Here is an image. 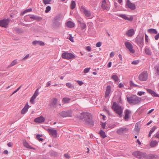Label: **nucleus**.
<instances>
[{"mask_svg":"<svg viewBox=\"0 0 159 159\" xmlns=\"http://www.w3.org/2000/svg\"><path fill=\"white\" fill-rule=\"evenodd\" d=\"M62 58L67 59H70L71 58H74L75 56L71 53L65 52L63 53L62 54Z\"/></svg>","mask_w":159,"mask_h":159,"instance_id":"6","label":"nucleus"},{"mask_svg":"<svg viewBox=\"0 0 159 159\" xmlns=\"http://www.w3.org/2000/svg\"><path fill=\"white\" fill-rule=\"evenodd\" d=\"M47 131L49 134L52 135L54 138H55L57 136V133L56 130H54L52 129H48Z\"/></svg>","mask_w":159,"mask_h":159,"instance_id":"14","label":"nucleus"},{"mask_svg":"<svg viewBox=\"0 0 159 159\" xmlns=\"http://www.w3.org/2000/svg\"><path fill=\"white\" fill-rule=\"evenodd\" d=\"M111 87L110 85H107L106 87V92L105 94V98H107L111 92Z\"/></svg>","mask_w":159,"mask_h":159,"instance_id":"17","label":"nucleus"},{"mask_svg":"<svg viewBox=\"0 0 159 159\" xmlns=\"http://www.w3.org/2000/svg\"><path fill=\"white\" fill-rule=\"evenodd\" d=\"M86 49L88 51H90L91 50V48L90 46H88L86 48Z\"/></svg>","mask_w":159,"mask_h":159,"instance_id":"61","label":"nucleus"},{"mask_svg":"<svg viewBox=\"0 0 159 159\" xmlns=\"http://www.w3.org/2000/svg\"><path fill=\"white\" fill-rule=\"evenodd\" d=\"M80 118L87 124L93 126L94 122L92 119V116L90 113L88 112L82 113L81 114Z\"/></svg>","mask_w":159,"mask_h":159,"instance_id":"1","label":"nucleus"},{"mask_svg":"<svg viewBox=\"0 0 159 159\" xmlns=\"http://www.w3.org/2000/svg\"><path fill=\"white\" fill-rule=\"evenodd\" d=\"M102 7L103 9L108 11L110 9V5L106 2V0H103L102 3Z\"/></svg>","mask_w":159,"mask_h":159,"instance_id":"12","label":"nucleus"},{"mask_svg":"<svg viewBox=\"0 0 159 159\" xmlns=\"http://www.w3.org/2000/svg\"><path fill=\"white\" fill-rule=\"evenodd\" d=\"M57 99L56 98L52 99L51 102L49 103V106L50 107H55L57 105Z\"/></svg>","mask_w":159,"mask_h":159,"instance_id":"16","label":"nucleus"},{"mask_svg":"<svg viewBox=\"0 0 159 159\" xmlns=\"http://www.w3.org/2000/svg\"><path fill=\"white\" fill-rule=\"evenodd\" d=\"M155 68L156 70V72L159 75V66L155 67Z\"/></svg>","mask_w":159,"mask_h":159,"instance_id":"48","label":"nucleus"},{"mask_svg":"<svg viewBox=\"0 0 159 159\" xmlns=\"http://www.w3.org/2000/svg\"><path fill=\"white\" fill-rule=\"evenodd\" d=\"M126 5L128 7L132 10H134L136 8L135 4L131 3L129 0H127L126 1Z\"/></svg>","mask_w":159,"mask_h":159,"instance_id":"13","label":"nucleus"},{"mask_svg":"<svg viewBox=\"0 0 159 159\" xmlns=\"http://www.w3.org/2000/svg\"><path fill=\"white\" fill-rule=\"evenodd\" d=\"M27 17H29V18L30 19H33L34 20H37V21H40L42 19L41 17L34 15H32L31 16H26L25 17V19Z\"/></svg>","mask_w":159,"mask_h":159,"instance_id":"19","label":"nucleus"},{"mask_svg":"<svg viewBox=\"0 0 159 159\" xmlns=\"http://www.w3.org/2000/svg\"><path fill=\"white\" fill-rule=\"evenodd\" d=\"M149 159H157L158 157L154 154H150L148 155Z\"/></svg>","mask_w":159,"mask_h":159,"instance_id":"33","label":"nucleus"},{"mask_svg":"<svg viewBox=\"0 0 159 159\" xmlns=\"http://www.w3.org/2000/svg\"><path fill=\"white\" fill-rule=\"evenodd\" d=\"M102 45V43L100 42H98L96 44V46L97 47H100Z\"/></svg>","mask_w":159,"mask_h":159,"instance_id":"52","label":"nucleus"},{"mask_svg":"<svg viewBox=\"0 0 159 159\" xmlns=\"http://www.w3.org/2000/svg\"><path fill=\"white\" fill-rule=\"evenodd\" d=\"M51 9V7L50 6H47L46 8L45 13H48Z\"/></svg>","mask_w":159,"mask_h":159,"instance_id":"47","label":"nucleus"},{"mask_svg":"<svg viewBox=\"0 0 159 159\" xmlns=\"http://www.w3.org/2000/svg\"><path fill=\"white\" fill-rule=\"evenodd\" d=\"M9 21L10 20L8 19L0 20V26L4 28H7V27Z\"/></svg>","mask_w":159,"mask_h":159,"instance_id":"10","label":"nucleus"},{"mask_svg":"<svg viewBox=\"0 0 159 159\" xmlns=\"http://www.w3.org/2000/svg\"><path fill=\"white\" fill-rule=\"evenodd\" d=\"M71 100L70 98H64L62 99V102L63 103H68Z\"/></svg>","mask_w":159,"mask_h":159,"instance_id":"31","label":"nucleus"},{"mask_svg":"<svg viewBox=\"0 0 159 159\" xmlns=\"http://www.w3.org/2000/svg\"><path fill=\"white\" fill-rule=\"evenodd\" d=\"M129 85L131 87H136L138 85L134 83L133 81L130 80L129 81Z\"/></svg>","mask_w":159,"mask_h":159,"instance_id":"44","label":"nucleus"},{"mask_svg":"<svg viewBox=\"0 0 159 159\" xmlns=\"http://www.w3.org/2000/svg\"><path fill=\"white\" fill-rule=\"evenodd\" d=\"M90 69V68H85L84 70V72L85 73L88 72L89 71Z\"/></svg>","mask_w":159,"mask_h":159,"instance_id":"50","label":"nucleus"},{"mask_svg":"<svg viewBox=\"0 0 159 159\" xmlns=\"http://www.w3.org/2000/svg\"><path fill=\"white\" fill-rule=\"evenodd\" d=\"M61 15L59 14L57 15L56 16H55L53 19V21H59L61 19Z\"/></svg>","mask_w":159,"mask_h":159,"instance_id":"30","label":"nucleus"},{"mask_svg":"<svg viewBox=\"0 0 159 159\" xmlns=\"http://www.w3.org/2000/svg\"><path fill=\"white\" fill-rule=\"evenodd\" d=\"M35 98H33L32 96L31 97V98H30V102L32 103L33 104L34 103V100Z\"/></svg>","mask_w":159,"mask_h":159,"instance_id":"54","label":"nucleus"},{"mask_svg":"<svg viewBox=\"0 0 159 159\" xmlns=\"http://www.w3.org/2000/svg\"><path fill=\"white\" fill-rule=\"evenodd\" d=\"M118 16L126 20H128L129 21H132L133 20V18L132 16L128 17L127 15L125 14H120Z\"/></svg>","mask_w":159,"mask_h":159,"instance_id":"18","label":"nucleus"},{"mask_svg":"<svg viewBox=\"0 0 159 159\" xmlns=\"http://www.w3.org/2000/svg\"><path fill=\"white\" fill-rule=\"evenodd\" d=\"M139 62V61L138 60H135L131 62V64L133 65H136L138 64Z\"/></svg>","mask_w":159,"mask_h":159,"instance_id":"51","label":"nucleus"},{"mask_svg":"<svg viewBox=\"0 0 159 159\" xmlns=\"http://www.w3.org/2000/svg\"><path fill=\"white\" fill-rule=\"evenodd\" d=\"M126 34L128 36L131 37L134 34V30L133 29H130L127 31Z\"/></svg>","mask_w":159,"mask_h":159,"instance_id":"21","label":"nucleus"},{"mask_svg":"<svg viewBox=\"0 0 159 159\" xmlns=\"http://www.w3.org/2000/svg\"><path fill=\"white\" fill-rule=\"evenodd\" d=\"M22 85H20L18 88H17L12 93V94H14L16 92H17L20 88L21 87Z\"/></svg>","mask_w":159,"mask_h":159,"instance_id":"57","label":"nucleus"},{"mask_svg":"<svg viewBox=\"0 0 159 159\" xmlns=\"http://www.w3.org/2000/svg\"><path fill=\"white\" fill-rule=\"evenodd\" d=\"M131 113V111L127 109L125 110V115L124 117V119L125 120L128 121V120L129 119L130 117V115Z\"/></svg>","mask_w":159,"mask_h":159,"instance_id":"15","label":"nucleus"},{"mask_svg":"<svg viewBox=\"0 0 159 159\" xmlns=\"http://www.w3.org/2000/svg\"><path fill=\"white\" fill-rule=\"evenodd\" d=\"M148 77V75L147 72L144 71L139 74L138 78L140 81H144L147 80Z\"/></svg>","mask_w":159,"mask_h":159,"instance_id":"5","label":"nucleus"},{"mask_svg":"<svg viewBox=\"0 0 159 159\" xmlns=\"http://www.w3.org/2000/svg\"><path fill=\"white\" fill-rule=\"evenodd\" d=\"M154 38L156 40H157L159 38V33L155 36Z\"/></svg>","mask_w":159,"mask_h":159,"instance_id":"59","label":"nucleus"},{"mask_svg":"<svg viewBox=\"0 0 159 159\" xmlns=\"http://www.w3.org/2000/svg\"><path fill=\"white\" fill-rule=\"evenodd\" d=\"M64 156L67 159H69L70 158V156L67 154H65L64 155Z\"/></svg>","mask_w":159,"mask_h":159,"instance_id":"62","label":"nucleus"},{"mask_svg":"<svg viewBox=\"0 0 159 159\" xmlns=\"http://www.w3.org/2000/svg\"><path fill=\"white\" fill-rule=\"evenodd\" d=\"M60 115L63 117L67 116H71V113L70 111H63L60 114Z\"/></svg>","mask_w":159,"mask_h":159,"instance_id":"11","label":"nucleus"},{"mask_svg":"<svg viewBox=\"0 0 159 159\" xmlns=\"http://www.w3.org/2000/svg\"><path fill=\"white\" fill-rule=\"evenodd\" d=\"M39 94V89H37L35 92L34 95L32 96V97L33 98H36V97Z\"/></svg>","mask_w":159,"mask_h":159,"instance_id":"42","label":"nucleus"},{"mask_svg":"<svg viewBox=\"0 0 159 159\" xmlns=\"http://www.w3.org/2000/svg\"><path fill=\"white\" fill-rule=\"evenodd\" d=\"M29 105L27 104L22 110L21 113L22 114H25L28 111Z\"/></svg>","mask_w":159,"mask_h":159,"instance_id":"25","label":"nucleus"},{"mask_svg":"<svg viewBox=\"0 0 159 159\" xmlns=\"http://www.w3.org/2000/svg\"><path fill=\"white\" fill-rule=\"evenodd\" d=\"M44 120V118L42 116L37 118L34 120V121L36 123H42L43 122Z\"/></svg>","mask_w":159,"mask_h":159,"instance_id":"20","label":"nucleus"},{"mask_svg":"<svg viewBox=\"0 0 159 159\" xmlns=\"http://www.w3.org/2000/svg\"><path fill=\"white\" fill-rule=\"evenodd\" d=\"M145 41L147 43L148 42V35L145 34Z\"/></svg>","mask_w":159,"mask_h":159,"instance_id":"60","label":"nucleus"},{"mask_svg":"<svg viewBox=\"0 0 159 159\" xmlns=\"http://www.w3.org/2000/svg\"><path fill=\"white\" fill-rule=\"evenodd\" d=\"M140 129V127L139 126L138 123H137L135 127L134 130L136 131L137 132H139Z\"/></svg>","mask_w":159,"mask_h":159,"instance_id":"36","label":"nucleus"},{"mask_svg":"<svg viewBox=\"0 0 159 159\" xmlns=\"http://www.w3.org/2000/svg\"><path fill=\"white\" fill-rule=\"evenodd\" d=\"M53 26L56 28H59L61 25V23L58 21H53Z\"/></svg>","mask_w":159,"mask_h":159,"instance_id":"24","label":"nucleus"},{"mask_svg":"<svg viewBox=\"0 0 159 159\" xmlns=\"http://www.w3.org/2000/svg\"><path fill=\"white\" fill-rule=\"evenodd\" d=\"M77 82L80 85H81L84 84V83L82 81L77 80Z\"/></svg>","mask_w":159,"mask_h":159,"instance_id":"56","label":"nucleus"},{"mask_svg":"<svg viewBox=\"0 0 159 159\" xmlns=\"http://www.w3.org/2000/svg\"><path fill=\"white\" fill-rule=\"evenodd\" d=\"M115 52H111L110 54V56L111 57H113L114 56Z\"/></svg>","mask_w":159,"mask_h":159,"instance_id":"64","label":"nucleus"},{"mask_svg":"<svg viewBox=\"0 0 159 159\" xmlns=\"http://www.w3.org/2000/svg\"><path fill=\"white\" fill-rule=\"evenodd\" d=\"M76 4L75 1L72 0L71 1V3L70 4V8L71 9L73 10L75 7Z\"/></svg>","mask_w":159,"mask_h":159,"instance_id":"37","label":"nucleus"},{"mask_svg":"<svg viewBox=\"0 0 159 159\" xmlns=\"http://www.w3.org/2000/svg\"><path fill=\"white\" fill-rule=\"evenodd\" d=\"M78 21L80 24V26L82 30H84L86 28V25L85 23L81 22L80 21Z\"/></svg>","mask_w":159,"mask_h":159,"instance_id":"35","label":"nucleus"},{"mask_svg":"<svg viewBox=\"0 0 159 159\" xmlns=\"http://www.w3.org/2000/svg\"><path fill=\"white\" fill-rule=\"evenodd\" d=\"M133 155L135 157L140 159H143L145 157V154L139 151H136L133 153Z\"/></svg>","mask_w":159,"mask_h":159,"instance_id":"7","label":"nucleus"},{"mask_svg":"<svg viewBox=\"0 0 159 159\" xmlns=\"http://www.w3.org/2000/svg\"><path fill=\"white\" fill-rule=\"evenodd\" d=\"M148 32L151 34H157V31L154 29H149L148 30Z\"/></svg>","mask_w":159,"mask_h":159,"instance_id":"34","label":"nucleus"},{"mask_svg":"<svg viewBox=\"0 0 159 159\" xmlns=\"http://www.w3.org/2000/svg\"><path fill=\"white\" fill-rule=\"evenodd\" d=\"M125 45L126 47L129 50L131 53H134L135 52V50L133 49V46L130 42L126 41L125 42Z\"/></svg>","mask_w":159,"mask_h":159,"instance_id":"9","label":"nucleus"},{"mask_svg":"<svg viewBox=\"0 0 159 159\" xmlns=\"http://www.w3.org/2000/svg\"><path fill=\"white\" fill-rule=\"evenodd\" d=\"M127 101L129 104H136L140 102V98L136 96L127 97Z\"/></svg>","mask_w":159,"mask_h":159,"instance_id":"3","label":"nucleus"},{"mask_svg":"<svg viewBox=\"0 0 159 159\" xmlns=\"http://www.w3.org/2000/svg\"><path fill=\"white\" fill-rule=\"evenodd\" d=\"M111 108L116 114L118 115L120 117L122 116L123 109L119 104L116 102H114L112 105Z\"/></svg>","mask_w":159,"mask_h":159,"instance_id":"2","label":"nucleus"},{"mask_svg":"<svg viewBox=\"0 0 159 159\" xmlns=\"http://www.w3.org/2000/svg\"><path fill=\"white\" fill-rule=\"evenodd\" d=\"M66 86L68 88L72 89L74 88V86L71 84V83H67L66 84Z\"/></svg>","mask_w":159,"mask_h":159,"instance_id":"40","label":"nucleus"},{"mask_svg":"<svg viewBox=\"0 0 159 159\" xmlns=\"http://www.w3.org/2000/svg\"><path fill=\"white\" fill-rule=\"evenodd\" d=\"M101 125L103 129H105V126H106V123H103L102 122H101Z\"/></svg>","mask_w":159,"mask_h":159,"instance_id":"58","label":"nucleus"},{"mask_svg":"<svg viewBox=\"0 0 159 159\" xmlns=\"http://www.w3.org/2000/svg\"><path fill=\"white\" fill-rule=\"evenodd\" d=\"M145 52L147 55L150 56L152 54V52L151 50L148 47H146L145 48Z\"/></svg>","mask_w":159,"mask_h":159,"instance_id":"27","label":"nucleus"},{"mask_svg":"<svg viewBox=\"0 0 159 159\" xmlns=\"http://www.w3.org/2000/svg\"><path fill=\"white\" fill-rule=\"evenodd\" d=\"M99 134L103 138H104L106 137L105 133L102 130L100 131Z\"/></svg>","mask_w":159,"mask_h":159,"instance_id":"38","label":"nucleus"},{"mask_svg":"<svg viewBox=\"0 0 159 159\" xmlns=\"http://www.w3.org/2000/svg\"><path fill=\"white\" fill-rule=\"evenodd\" d=\"M23 145L24 146L27 148H30L31 149H34V148H33L32 147L30 146L29 144L25 141H24L23 142Z\"/></svg>","mask_w":159,"mask_h":159,"instance_id":"32","label":"nucleus"},{"mask_svg":"<svg viewBox=\"0 0 159 159\" xmlns=\"http://www.w3.org/2000/svg\"><path fill=\"white\" fill-rule=\"evenodd\" d=\"M111 64H112V62L111 61H110L109 62V63H108V64H107V67H111Z\"/></svg>","mask_w":159,"mask_h":159,"instance_id":"63","label":"nucleus"},{"mask_svg":"<svg viewBox=\"0 0 159 159\" xmlns=\"http://www.w3.org/2000/svg\"><path fill=\"white\" fill-rule=\"evenodd\" d=\"M83 10L84 13L87 17H89L90 16L91 13L89 11L85 9H84Z\"/></svg>","mask_w":159,"mask_h":159,"instance_id":"29","label":"nucleus"},{"mask_svg":"<svg viewBox=\"0 0 159 159\" xmlns=\"http://www.w3.org/2000/svg\"><path fill=\"white\" fill-rule=\"evenodd\" d=\"M129 128H128L123 127L117 129L116 133L119 135H122L123 134L127 132Z\"/></svg>","mask_w":159,"mask_h":159,"instance_id":"8","label":"nucleus"},{"mask_svg":"<svg viewBox=\"0 0 159 159\" xmlns=\"http://www.w3.org/2000/svg\"><path fill=\"white\" fill-rule=\"evenodd\" d=\"M147 90V92L151 94L152 96L155 97H159L158 94H157L154 91L149 89H148Z\"/></svg>","mask_w":159,"mask_h":159,"instance_id":"23","label":"nucleus"},{"mask_svg":"<svg viewBox=\"0 0 159 159\" xmlns=\"http://www.w3.org/2000/svg\"><path fill=\"white\" fill-rule=\"evenodd\" d=\"M143 34L138 35L135 39V42L140 47L142 46L143 41Z\"/></svg>","mask_w":159,"mask_h":159,"instance_id":"4","label":"nucleus"},{"mask_svg":"<svg viewBox=\"0 0 159 159\" xmlns=\"http://www.w3.org/2000/svg\"><path fill=\"white\" fill-rule=\"evenodd\" d=\"M158 142L157 141H152L150 143V145L152 148H153L157 145Z\"/></svg>","mask_w":159,"mask_h":159,"instance_id":"28","label":"nucleus"},{"mask_svg":"<svg viewBox=\"0 0 159 159\" xmlns=\"http://www.w3.org/2000/svg\"><path fill=\"white\" fill-rule=\"evenodd\" d=\"M32 44L34 46L37 45H39L40 46H44V43L41 41L35 40L32 42Z\"/></svg>","mask_w":159,"mask_h":159,"instance_id":"22","label":"nucleus"},{"mask_svg":"<svg viewBox=\"0 0 159 159\" xmlns=\"http://www.w3.org/2000/svg\"><path fill=\"white\" fill-rule=\"evenodd\" d=\"M52 1V0H43V2L44 4H50V2Z\"/></svg>","mask_w":159,"mask_h":159,"instance_id":"45","label":"nucleus"},{"mask_svg":"<svg viewBox=\"0 0 159 159\" xmlns=\"http://www.w3.org/2000/svg\"><path fill=\"white\" fill-rule=\"evenodd\" d=\"M111 78L114 80L116 82H117L119 80L118 76L116 75H112L111 76Z\"/></svg>","mask_w":159,"mask_h":159,"instance_id":"39","label":"nucleus"},{"mask_svg":"<svg viewBox=\"0 0 159 159\" xmlns=\"http://www.w3.org/2000/svg\"><path fill=\"white\" fill-rule=\"evenodd\" d=\"M157 128V127L156 126H153L152 128L150 130L149 132H150V133H152L155 130V129Z\"/></svg>","mask_w":159,"mask_h":159,"instance_id":"49","label":"nucleus"},{"mask_svg":"<svg viewBox=\"0 0 159 159\" xmlns=\"http://www.w3.org/2000/svg\"><path fill=\"white\" fill-rule=\"evenodd\" d=\"M43 135H42L38 134L36 136V138L38 139V140H39V141H42L43 140V139L40 138V137H42Z\"/></svg>","mask_w":159,"mask_h":159,"instance_id":"43","label":"nucleus"},{"mask_svg":"<svg viewBox=\"0 0 159 159\" xmlns=\"http://www.w3.org/2000/svg\"><path fill=\"white\" fill-rule=\"evenodd\" d=\"M32 11L31 8H29L25 10L23 12V14H22V15H23L24 14L26 13L27 12H30Z\"/></svg>","mask_w":159,"mask_h":159,"instance_id":"46","label":"nucleus"},{"mask_svg":"<svg viewBox=\"0 0 159 159\" xmlns=\"http://www.w3.org/2000/svg\"><path fill=\"white\" fill-rule=\"evenodd\" d=\"M29 56L30 55L29 54H27L25 57L23 58L21 60L22 61L25 60L26 59L28 58V57H29Z\"/></svg>","mask_w":159,"mask_h":159,"instance_id":"53","label":"nucleus"},{"mask_svg":"<svg viewBox=\"0 0 159 159\" xmlns=\"http://www.w3.org/2000/svg\"><path fill=\"white\" fill-rule=\"evenodd\" d=\"M145 93V92H142V91H139V92L138 93H137V94L138 95H139V96H141L142 95H143V94H144Z\"/></svg>","mask_w":159,"mask_h":159,"instance_id":"55","label":"nucleus"},{"mask_svg":"<svg viewBox=\"0 0 159 159\" xmlns=\"http://www.w3.org/2000/svg\"><path fill=\"white\" fill-rule=\"evenodd\" d=\"M17 63V61L16 60H15L13 61L10 65L8 66V67H11L14 66Z\"/></svg>","mask_w":159,"mask_h":159,"instance_id":"41","label":"nucleus"},{"mask_svg":"<svg viewBox=\"0 0 159 159\" xmlns=\"http://www.w3.org/2000/svg\"><path fill=\"white\" fill-rule=\"evenodd\" d=\"M75 24L70 21H68L66 23L67 26L70 28H72L74 27Z\"/></svg>","mask_w":159,"mask_h":159,"instance_id":"26","label":"nucleus"}]
</instances>
